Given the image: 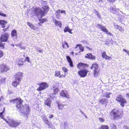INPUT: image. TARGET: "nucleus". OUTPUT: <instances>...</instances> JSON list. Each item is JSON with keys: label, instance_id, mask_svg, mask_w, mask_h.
I'll return each instance as SVG.
<instances>
[{"label": "nucleus", "instance_id": "obj_1", "mask_svg": "<svg viewBox=\"0 0 129 129\" xmlns=\"http://www.w3.org/2000/svg\"><path fill=\"white\" fill-rule=\"evenodd\" d=\"M18 101L19 103L17 102L16 104V108L19 110L20 112L22 114H23L25 115L28 116V115L29 114L30 111L29 105L28 104H25L23 106L22 103L23 100L21 98Z\"/></svg>", "mask_w": 129, "mask_h": 129}, {"label": "nucleus", "instance_id": "obj_2", "mask_svg": "<svg viewBox=\"0 0 129 129\" xmlns=\"http://www.w3.org/2000/svg\"><path fill=\"white\" fill-rule=\"evenodd\" d=\"M42 8L43 10L39 7L34 8V10L32 11L33 15L38 17L40 15L41 18L44 16L49 11V8L47 6H44L42 7Z\"/></svg>", "mask_w": 129, "mask_h": 129}, {"label": "nucleus", "instance_id": "obj_3", "mask_svg": "<svg viewBox=\"0 0 129 129\" xmlns=\"http://www.w3.org/2000/svg\"><path fill=\"white\" fill-rule=\"evenodd\" d=\"M112 114L113 115V118H115L121 117L122 116V114L119 111V109L116 108H115L112 111L111 115Z\"/></svg>", "mask_w": 129, "mask_h": 129}, {"label": "nucleus", "instance_id": "obj_4", "mask_svg": "<svg viewBox=\"0 0 129 129\" xmlns=\"http://www.w3.org/2000/svg\"><path fill=\"white\" fill-rule=\"evenodd\" d=\"M37 84L39 86V87L37 89V90L38 91L43 90L49 87L48 84L45 82H42L38 83Z\"/></svg>", "mask_w": 129, "mask_h": 129}, {"label": "nucleus", "instance_id": "obj_5", "mask_svg": "<svg viewBox=\"0 0 129 129\" xmlns=\"http://www.w3.org/2000/svg\"><path fill=\"white\" fill-rule=\"evenodd\" d=\"M6 122L10 125L13 127H16L21 123V122L19 121H15L11 119L9 120L8 121H6Z\"/></svg>", "mask_w": 129, "mask_h": 129}, {"label": "nucleus", "instance_id": "obj_6", "mask_svg": "<svg viewBox=\"0 0 129 129\" xmlns=\"http://www.w3.org/2000/svg\"><path fill=\"white\" fill-rule=\"evenodd\" d=\"M116 100L120 102L121 105L122 107L124 106V104L126 102V100L121 95H118L117 96L116 98Z\"/></svg>", "mask_w": 129, "mask_h": 129}, {"label": "nucleus", "instance_id": "obj_7", "mask_svg": "<svg viewBox=\"0 0 129 129\" xmlns=\"http://www.w3.org/2000/svg\"><path fill=\"white\" fill-rule=\"evenodd\" d=\"M9 69V67L5 64L2 63L0 64V72L1 73L6 72Z\"/></svg>", "mask_w": 129, "mask_h": 129}, {"label": "nucleus", "instance_id": "obj_8", "mask_svg": "<svg viewBox=\"0 0 129 129\" xmlns=\"http://www.w3.org/2000/svg\"><path fill=\"white\" fill-rule=\"evenodd\" d=\"M10 34L9 33H6L2 35L0 37V40L4 42H7L9 37Z\"/></svg>", "mask_w": 129, "mask_h": 129}, {"label": "nucleus", "instance_id": "obj_9", "mask_svg": "<svg viewBox=\"0 0 129 129\" xmlns=\"http://www.w3.org/2000/svg\"><path fill=\"white\" fill-rule=\"evenodd\" d=\"M42 118L45 123L48 125L49 127L52 128L54 127L52 122L47 118L46 116H44Z\"/></svg>", "mask_w": 129, "mask_h": 129}, {"label": "nucleus", "instance_id": "obj_10", "mask_svg": "<svg viewBox=\"0 0 129 129\" xmlns=\"http://www.w3.org/2000/svg\"><path fill=\"white\" fill-rule=\"evenodd\" d=\"M23 76V73L20 72L16 73L14 75V77L15 80H18L20 81Z\"/></svg>", "mask_w": 129, "mask_h": 129}, {"label": "nucleus", "instance_id": "obj_11", "mask_svg": "<svg viewBox=\"0 0 129 129\" xmlns=\"http://www.w3.org/2000/svg\"><path fill=\"white\" fill-rule=\"evenodd\" d=\"M60 96L65 97L68 98H69V95L67 91L66 90H62L60 93Z\"/></svg>", "mask_w": 129, "mask_h": 129}, {"label": "nucleus", "instance_id": "obj_12", "mask_svg": "<svg viewBox=\"0 0 129 129\" xmlns=\"http://www.w3.org/2000/svg\"><path fill=\"white\" fill-rule=\"evenodd\" d=\"M60 71L58 70L56 71H55V76L57 77H58L60 78H64L66 77V74H60Z\"/></svg>", "mask_w": 129, "mask_h": 129}, {"label": "nucleus", "instance_id": "obj_13", "mask_svg": "<svg viewBox=\"0 0 129 129\" xmlns=\"http://www.w3.org/2000/svg\"><path fill=\"white\" fill-rule=\"evenodd\" d=\"M89 71L87 70L83 69L81 70V77H85L86 76Z\"/></svg>", "mask_w": 129, "mask_h": 129}, {"label": "nucleus", "instance_id": "obj_14", "mask_svg": "<svg viewBox=\"0 0 129 129\" xmlns=\"http://www.w3.org/2000/svg\"><path fill=\"white\" fill-rule=\"evenodd\" d=\"M109 10L111 13L113 14H117L118 13V11L115 8H114L113 6L110 7L109 8Z\"/></svg>", "mask_w": 129, "mask_h": 129}, {"label": "nucleus", "instance_id": "obj_15", "mask_svg": "<svg viewBox=\"0 0 129 129\" xmlns=\"http://www.w3.org/2000/svg\"><path fill=\"white\" fill-rule=\"evenodd\" d=\"M20 81L18 80H15L12 82V85L15 87H16L19 84Z\"/></svg>", "mask_w": 129, "mask_h": 129}, {"label": "nucleus", "instance_id": "obj_16", "mask_svg": "<svg viewBox=\"0 0 129 129\" xmlns=\"http://www.w3.org/2000/svg\"><path fill=\"white\" fill-rule=\"evenodd\" d=\"M44 102L45 105L50 108L51 107V101L49 99H47Z\"/></svg>", "mask_w": 129, "mask_h": 129}, {"label": "nucleus", "instance_id": "obj_17", "mask_svg": "<svg viewBox=\"0 0 129 129\" xmlns=\"http://www.w3.org/2000/svg\"><path fill=\"white\" fill-rule=\"evenodd\" d=\"M66 57L68 62L69 63L70 66L72 67H73L74 65L73 64V62L70 57L69 56H68Z\"/></svg>", "mask_w": 129, "mask_h": 129}, {"label": "nucleus", "instance_id": "obj_18", "mask_svg": "<svg viewBox=\"0 0 129 129\" xmlns=\"http://www.w3.org/2000/svg\"><path fill=\"white\" fill-rule=\"evenodd\" d=\"M55 25L56 26H59L60 28H61L62 26V24L61 23L57 20L56 19H54L53 20Z\"/></svg>", "mask_w": 129, "mask_h": 129}, {"label": "nucleus", "instance_id": "obj_19", "mask_svg": "<svg viewBox=\"0 0 129 129\" xmlns=\"http://www.w3.org/2000/svg\"><path fill=\"white\" fill-rule=\"evenodd\" d=\"M57 107L58 109L61 110H62L64 109V107L66 105L63 104L62 103L58 102L57 103Z\"/></svg>", "mask_w": 129, "mask_h": 129}, {"label": "nucleus", "instance_id": "obj_20", "mask_svg": "<svg viewBox=\"0 0 129 129\" xmlns=\"http://www.w3.org/2000/svg\"><path fill=\"white\" fill-rule=\"evenodd\" d=\"M85 57L86 58H90L92 59H95V57L94 56H93L91 53H89L87 54L85 56Z\"/></svg>", "mask_w": 129, "mask_h": 129}, {"label": "nucleus", "instance_id": "obj_21", "mask_svg": "<svg viewBox=\"0 0 129 129\" xmlns=\"http://www.w3.org/2000/svg\"><path fill=\"white\" fill-rule=\"evenodd\" d=\"M7 23V22L5 20L0 19V25H2L3 28H5L6 27L5 24Z\"/></svg>", "mask_w": 129, "mask_h": 129}, {"label": "nucleus", "instance_id": "obj_22", "mask_svg": "<svg viewBox=\"0 0 129 129\" xmlns=\"http://www.w3.org/2000/svg\"><path fill=\"white\" fill-rule=\"evenodd\" d=\"M107 102V100L106 98H102L99 100V102L101 105H105Z\"/></svg>", "mask_w": 129, "mask_h": 129}, {"label": "nucleus", "instance_id": "obj_23", "mask_svg": "<svg viewBox=\"0 0 129 129\" xmlns=\"http://www.w3.org/2000/svg\"><path fill=\"white\" fill-rule=\"evenodd\" d=\"M11 35L12 37H17V30L16 29L13 30L11 32Z\"/></svg>", "mask_w": 129, "mask_h": 129}, {"label": "nucleus", "instance_id": "obj_24", "mask_svg": "<svg viewBox=\"0 0 129 129\" xmlns=\"http://www.w3.org/2000/svg\"><path fill=\"white\" fill-rule=\"evenodd\" d=\"M20 98V97L16 98L14 99H12L10 100L9 102L10 103L15 104L17 103V101H18L19 100Z\"/></svg>", "mask_w": 129, "mask_h": 129}, {"label": "nucleus", "instance_id": "obj_25", "mask_svg": "<svg viewBox=\"0 0 129 129\" xmlns=\"http://www.w3.org/2000/svg\"><path fill=\"white\" fill-rule=\"evenodd\" d=\"M63 30L64 32H66L68 31L70 33H72L71 31L72 30V29L69 28V26H68L65 27L64 29Z\"/></svg>", "mask_w": 129, "mask_h": 129}, {"label": "nucleus", "instance_id": "obj_26", "mask_svg": "<svg viewBox=\"0 0 129 129\" xmlns=\"http://www.w3.org/2000/svg\"><path fill=\"white\" fill-rule=\"evenodd\" d=\"M99 69L94 70V76L95 77H97L98 76V75L99 73Z\"/></svg>", "mask_w": 129, "mask_h": 129}, {"label": "nucleus", "instance_id": "obj_27", "mask_svg": "<svg viewBox=\"0 0 129 129\" xmlns=\"http://www.w3.org/2000/svg\"><path fill=\"white\" fill-rule=\"evenodd\" d=\"M5 111V110L4 109L1 112H0V117L1 118L5 120L6 122V121H7V120L5 119L4 116L3 115V114Z\"/></svg>", "mask_w": 129, "mask_h": 129}, {"label": "nucleus", "instance_id": "obj_28", "mask_svg": "<svg viewBox=\"0 0 129 129\" xmlns=\"http://www.w3.org/2000/svg\"><path fill=\"white\" fill-rule=\"evenodd\" d=\"M112 93L111 92H107L104 93L103 95V97H106L107 98H109L110 97V95H111Z\"/></svg>", "mask_w": 129, "mask_h": 129}, {"label": "nucleus", "instance_id": "obj_29", "mask_svg": "<svg viewBox=\"0 0 129 129\" xmlns=\"http://www.w3.org/2000/svg\"><path fill=\"white\" fill-rule=\"evenodd\" d=\"M91 68V69H93L94 70L98 69V65L96 63H93L92 64Z\"/></svg>", "mask_w": 129, "mask_h": 129}, {"label": "nucleus", "instance_id": "obj_30", "mask_svg": "<svg viewBox=\"0 0 129 129\" xmlns=\"http://www.w3.org/2000/svg\"><path fill=\"white\" fill-rule=\"evenodd\" d=\"M102 57L104 58H105L106 59H109L110 58V57L108 56L107 55L105 52H104L102 53Z\"/></svg>", "mask_w": 129, "mask_h": 129}, {"label": "nucleus", "instance_id": "obj_31", "mask_svg": "<svg viewBox=\"0 0 129 129\" xmlns=\"http://www.w3.org/2000/svg\"><path fill=\"white\" fill-rule=\"evenodd\" d=\"M3 41L0 40V48L2 49H4L5 48V43H3Z\"/></svg>", "mask_w": 129, "mask_h": 129}, {"label": "nucleus", "instance_id": "obj_32", "mask_svg": "<svg viewBox=\"0 0 129 129\" xmlns=\"http://www.w3.org/2000/svg\"><path fill=\"white\" fill-rule=\"evenodd\" d=\"M53 88L54 89V93L55 94H56L59 91L58 88V87H56L55 86H54Z\"/></svg>", "mask_w": 129, "mask_h": 129}, {"label": "nucleus", "instance_id": "obj_33", "mask_svg": "<svg viewBox=\"0 0 129 129\" xmlns=\"http://www.w3.org/2000/svg\"><path fill=\"white\" fill-rule=\"evenodd\" d=\"M62 46L63 48H68L69 47V45L67 43L64 41V42L62 43Z\"/></svg>", "mask_w": 129, "mask_h": 129}, {"label": "nucleus", "instance_id": "obj_34", "mask_svg": "<svg viewBox=\"0 0 129 129\" xmlns=\"http://www.w3.org/2000/svg\"><path fill=\"white\" fill-rule=\"evenodd\" d=\"M88 65L87 64L81 62V68H87L88 67Z\"/></svg>", "mask_w": 129, "mask_h": 129}, {"label": "nucleus", "instance_id": "obj_35", "mask_svg": "<svg viewBox=\"0 0 129 129\" xmlns=\"http://www.w3.org/2000/svg\"><path fill=\"white\" fill-rule=\"evenodd\" d=\"M39 21H40V22L41 23H43L47 21V19L46 18H43L42 19H39Z\"/></svg>", "mask_w": 129, "mask_h": 129}, {"label": "nucleus", "instance_id": "obj_36", "mask_svg": "<svg viewBox=\"0 0 129 129\" xmlns=\"http://www.w3.org/2000/svg\"><path fill=\"white\" fill-rule=\"evenodd\" d=\"M99 129H109V127L107 125H102Z\"/></svg>", "mask_w": 129, "mask_h": 129}, {"label": "nucleus", "instance_id": "obj_37", "mask_svg": "<svg viewBox=\"0 0 129 129\" xmlns=\"http://www.w3.org/2000/svg\"><path fill=\"white\" fill-rule=\"evenodd\" d=\"M27 25L29 26L30 28L34 29L35 27L34 25L32 24L30 22H27Z\"/></svg>", "mask_w": 129, "mask_h": 129}, {"label": "nucleus", "instance_id": "obj_38", "mask_svg": "<svg viewBox=\"0 0 129 129\" xmlns=\"http://www.w3.org/2000/svg\"><path fill=\"white\" fill-rule=\"evenodd\" d=\"M101 30L105 32H107L108 30L107 29V28L104 26H103L102 27Z\"/></svg>", "mask_w": 129, "mask_h": 129}, {"label": "nucleus", "instance_id": "obj_39", "mask_svg": "<svg viewBox=\"0 0 129 129\" xmlns=\"http://www.w3.org/2000/svg\"><path fill=\"white\" fill-rule=\"evenodd\" d=\"M24 62V61H20V62H19V61L17 64L18 66L20 67L24 64L23 63Z\"/></svg>", "mask_w": 129, "mask_h": 129}, {"label": "nucleus", "instance_id": "obj_40", "mask_svg": "<svg viewBox=\"0 0 129 129\" xmlns=\"http://www.w3.org/2000/svg\"><path fill=\"white\" fill-rule=\"evenodd\" d=\"M60 13V10L59 9L57 10L56 12V13L57 14L56 15V17L58 19H59V17H58V14Z\"/></svg>", "mask_w": 129, "mask_h": 129}, {"label": "nucleus", "instance_id": "obj_41", "mask_svg": "<svg viewBox=\"0 0 129 129\" xmlns=\"http://www.w3.org/2000/svg\"><path fill=\"white\" fill-rule=\"evenodd\" d=\"M27 61L28 62H30V59L27 56L25 58V59L24 60V61Z\"/></svg>", "mask_w": 129, "mask_h": 129}, {"label": "nucleus", "instance_id": "obj_42", "mask_svg": "<svg viewBox=\"0 0 129 129\" xmlns=\"http://www.w3.org/2000/svg\"><path fill=\"white\" fill-rule=\"evenodd\" d=\"M95 12H94L96 14V15H97L98 17L99 18H100L101 16L99 14L98 12L96 11L95 10H94Z\"/></svg>", "mask_w": 129, "mask_h": 129}, {"label": "nucleus", "instance_id": "obj_43", "mask_svg": "<svg viewBox=\"0 0 129 129\" xmlns=\"http://www.w3.org/2000/svg\"><path fill=\"white\" fill-rule=\"evenodd\" d=\"M77 47L78 48V49L79 50L78 52L79 53L80 52V50H81V45L77 44L76 45V46L75 47V48H77Z\"/></svg>", "mask_w": 129, "mask_h": 129}, {"label": "nucleus", "instance_id": "obj_44", "mask_svg": "<svg viewBox=\"0 0 129 129\" xmlns=\"http://www.w3.org/2000/svg\"><path fill=\"white\" fill-rule=\"evenodd\" d=\"M62 69L63 71L65 73L67 72L68 71L67 68L65 67H63L62 68Z\"/></svg>", "mask_w": 129, "mask_h": 129}, {"label": "nucleus", "instance_id": "obj_45", "mask_svg": "<svg viewBox=\"0 0 129 129\" xmlns=\"http://www.w3.org/2000/svg\"><path fill=\"white\" fill-rule=\"evenodd\" d=\"M18 46L21 49H25V47L24 46H22L21 44H19Z\"/></svg>", "mask_w": 129, "mask_h": 129}, {"label": "nucleus", "instance_id": "obj_46", "mask_svg": "<svg viewBox=\"0 0 129 129\" xmlns=\"http://www.w3.org/2000/svg\"><path fill=\"white\" fill-rule=\"evenodd\" d=\"M119 30L121 31H122L123 30V27L121 26H119L118 29Z\"/></svg>", "mask_w": 129, "mask_h": 129}, {"label": "nucleus", "instance_id": "obj_47", "mask_svg": "<svg viewBox=\"0 0 129 129\" xmlns=\"http://www.w3.org/2000/svg\"><path fill=\"white\" fill-rule=\"evenodd\" d=\"M114 27L115 29H118V27L119 26V25H118L115 23H114Z\"/></svg>", "mask_w": 129, "mask_h": 129}, {"label": "nucleus", "instance_id": "obj_48", "mask_svg": "<svg viewBox=\"0 0 129 129\" xmlns=\"http://www.w3.org/2000/svg\"><path fill=\"white\" fill-rule=\"evenodd\" d=\"M4 55V53L2 50H0V58H1Z\"/></svg>", "mask_w": 129, "mask_h": 129}, {"label": "nucleus", "instance_id": "obj_49", "mask_svg": "<svg viewBox=\"0 0 129 129\" xmlns=\"http://www.w3.org/2000/svg\"><path fill=\"white\" fill-rule=\"evenodd\" d=\"M4 109L5 110V107H4L3 106L0 105V111H1L2 110Z\"/></svg>", "mask_w": 129, "mask_h": 129}, {"label": "nucleus", "instance_id": "obj_50", "mask_svg": "<svg viewBox=\"0 0 129 129\" xmlns=\"http://www.w3.org/2000/svg\"><path fill=\"white\" fill-rule=\"evenodd\" d=\"M99 120L101 122H103L105 121L104 119L102 118H99Z\"/></svg>", "mask_w": 129, "mask_h": 129}, {"label": "nucleus", "instance_id": "obj_51", "mask_svg": "<svg viewBox=\"0 0 129 129\" xmlns=\"http://www.w3.org/2000/svg\"><path fill=\"white\" fill-rule=\"evenodd\" d=\"M77 67L79 69H80L81 68V63L79 62L77 65Z\"/></svg>", "mask_w": 129, "mask_h": 129}, {"label": "nucleus", "instance_id": "obj_52", "mask_svg": "<svg viewBox=\"0 0 129 129\" xmlns=\"http://www.w3.org/2000/svg\"><path fill=\"white\" fill-rule=\"evenodd\" d=\"M96 26L97 27H98V28H100L101 29V28L103 26L99 24H97Z\"/></svg>", "mask_w": 129, "mask_h": 129}, {"label": "nucleus", "instance_id": "obj_53", "mask_svg": "<svg viewBox=\"0 0 129 129\" xmlns=\"http://www.w3.org/2000/svg\"><path fill=\"white\" fill-rule=\"evenodd\" d=\"M111 126L112 127V129H116V128L115 125L113 124H112Z\"/></svg>", "mask_w": 129, "mask_h": 129}, {"label": "nucleus", "instance_id": "obj_54", "mask_svg": "<svg viewBox=\"0 0 129 129\" xmlns=\"http://www.w3.org/2000/svg\"><path fill=\"white\" fill-rule=\"evenodd\" d=\"M1 82H5V79L3 78L2 79H1L0 80Z\"/></svg>", "mask_w": 129, "mask_h": 129}, {"label": "nucleus", "instance_id": "obj_55", "mask_svg": "<svg viewBox=\"0 0 129 129\" xmlns=\"http://www.w3.org/2000/svg\"><path fill=\"white\" fill-rule=\"evenodd\" d=\"M124 129H129V127L126 125H124Z\"/></svg>", "mask_w": 129, "mask_h": 129}, {"label": "nucleus", "instance_id": "obj_56", "mask_svg": "<svg viewBox=\"0 0 129 129\" xmlns=\"http://www.w3.org/2000/svg\"><path fill=\"white\" fill-rule=\"evenodd\" d=\"M106 33L108 35L111 36L113 35L110 32H108L107 31V32H106Z\"/></svg>", "mask_w": 129, "mask_h": 129}, {"label": "nucleus", "instance_id": "obj_57", "mask_svg": "<svg viewBox=\"0 0 129 129\" xmlns=\"http://www.w3.org/2000/svg\"><path fill=\"white\" fill-rule=\"evenodd\" d=\"M54 117V115L53 114L50 115L49 118L50 119Z\"/></svg>", "mask_w": 129, "mask_h": 129}, {"label": "nucleus", "instance_id": "obj_58", "mask_svg": "<svg viewBox=\"0 0 129 129\" xmlns=\"http://www.w3.org/2000/svg\"><path fill=\"white\" fill-rule=\"evenodd\" d=\"M37 52H38L39 53H42V52L43 51L42 50H37Z\"/></svg>", "mask_w": 129, "mask_h": 129}, {"label": "nucleus", "instance_id": "obj_59", "mask_svg": "<svg viewBox=\"0 0 129 129\" xmlns=\"http://www.w3.org/2000/svg\"><path fill=\"white\" fill-rule=\"evenodd\" d=\"M60 13H61L66 14V11L64 10H60Z\"/></svg>", "mask_w": 129, "mask_h": 129}, {"label": "nucleus", "instance_id": "obj_60", "mask_svg": "<svg viewBox=\"0 0 129 129\" xmlns=\"http://www.w3.org/2000/svg\"><path fill=\"white\" fill-rule=\"evenodd\" d=\"M115 1V0H108L107 1L110 2L114 3Z\"/></svg>", "mask_w": 129, "mask_h": 129}, {"label": "nucleus", "instance_id": "obj_61", "mask_svg": "<svg viewBox=\"0 0 129 129\" xmlns=\"http://www.w3.org/2000/svg\"><path fill=\"white\" fill-rule=\"evenodd\" d=\"M81 113L83 114V116H85V117L86 118V119L87 118V117L86 116V115H85V114L84 113H83L81 111Z\"/></svg>", "mask_w": 129, "mask_h": 129}, {"label": "nucleus", "instance_id": "obj_62", "mask_svg": "<svg viewBox=\"0 0 129 129\" xmlns=\"http://www.w3.org/2000/svg\"><path fill=\"white\" fill-rule=\"evenodd\" d=\"M84 50V47L81 45V52L83 51Z\"/></svg>", "mask_w": 129, "mask_h": 129}, {"label": "nucleus", "instance_id": "obj_63", "mask_svg": "<svg viewBox=\"0 0 129 129\" xmlns=\"http://www.w3.org/2000/svg\"><path fill=\"white\" fill-rule=\"evenodd\" d=\"M8 28H5L3 29V31L4 32H5L7 30Z\"/></svg>", "mask_w": 129, "mask_h": 129}, {"label": "nucleus", "instance_id": "obj_64", "mask_svg": "<svg viewBox=\"0 0 129 129\" xmlns=\"http://www.w3.org/2000/svg\"><path fill=\"white\" fill-rule=\"evenodd\" d=\"M23 58H21L18 59V60L19 61V62H20V61H23L22 60L23 59Z\"/></svg>", "mask_w": 129, "mask_h": 129}]
</instances>
